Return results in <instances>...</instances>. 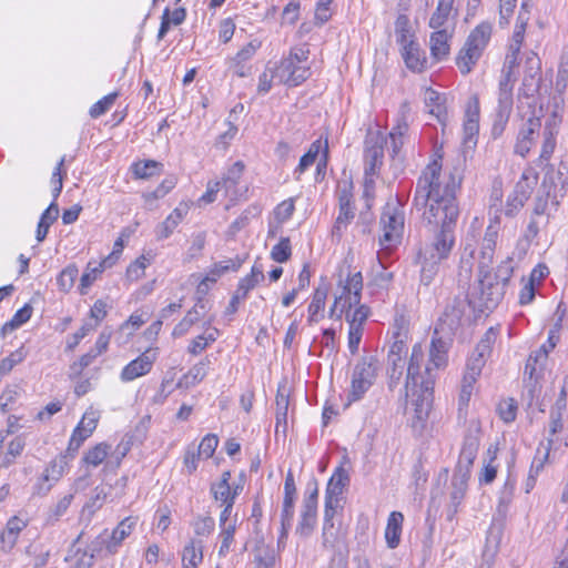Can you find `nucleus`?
I'll list each match as a JSON object with an SVG mask.
<instances>
[{
	"instance_id": "1",
	"label": "nucleus",
	"mask_w": 568,
	"mask_h": 568,
	"mask_svg": "<svg viewBox=\"0 0 568 568\" xmlns=\"http://www.w3.org/2000/svg\"><path fill=\"white\" fill-rule=\"evenodd\" d=\"M462 176L455 171L442 175V164L434 160L418 178L414 206L433 236L418 252L446 261L455 245V227L459 216L457 191Z\"/></svg>"
},
{
	"instance_id": "2",
	"label": "nucleus",
	"mask_w": 568,
	"mask_h": 568,
	"mask_svg": "<svg viewBox=\"0 0 568 568\" xmlns=\"http://www.w3.org/2000/svg\"><path fill=\"white\" fill-rule=\"evenodd\" d=\"M513 272L511 261L501 262L495 271L489 266H478L477 286L471 292L469 304L480 312L495 308L505 295Z\"/></svg>"
},
{
	"instance_id": "3",
	"label": "nucleus",
	"mask_w": 568,
	"mask_h": 568,
	"mask_svg": "<svg viewBox=\"0 0 568 568\" xmlns=\"http://www.w3.org/2000/svg\"><path fill=\"white\" fill-rule=\"evenodd\" d=\"M448 344L439 337H433L429 347V363L425 368L426 378L420 382V393L412 400L414 406V418L423 423L429 415L434 399L435 377L432 375V366L440 368L447 364Z\"/></svg>"
},
{
	"instance_id": "4",
	"label": "nucleus",
	"mask_w": 568,
	"mask_h": 568,
	"mask_svg": "<svg viewBox=\"0 0 568 568\" xmlns=\"http://www.w3.org/2000/svg\"><path fill=\"white\" fill-rule=\"evenodd\" d=\"M491 33L493 24L486 21L470 31L456 57V65L462 74L466 75L471 72L487 48Z\"/></svg>"
},
{
	"instance_id": "5",
	"label": "nucleus",
	"mask_w": 568,
	"mask_h": 568,
	"mask_svg": "<svg viewBox=\"0 0 568 568\" xmlns=\"http://www.w3.org/2000/svg\"><path fill=\"white\" fill-rule=\"evenodd\" d=\"M381 230L379 244L382 246L378 252V261L383 268H385L384 256L388 254L392 247L400 243L403 231H404V214L402 210L394 204H387L381 216Z\"/></svg>"
},
{
	"instance_id": "6",
	"label": "nucleus",
	"mask_w": 568,
	"mask_h": 568,
	"mask_svg": "<svg viewBox=\"0 0 568 568\" xmlns=\"http://www.w3.org/2000/svg\"><path fill=\"white\" fill-rule=\"evenodd\" d=\"M379 371V361L375 355H363L355 365L352 374L351 389L347 395L348 406L359 400L374 385Z\"/></svg>"
},
{
	"instance_id": "7",
	"label": "nucleus",
	"mask_w": 568,
	"mask_h": 568,
	"mask_svg": "<svg viewBox=\"0 0 568 568\" xmlns=\"http://www.w3.org/2000/svg\"><path fill=\"white\" fill-rule=\"evenodd\" d=\"M385 136L379 132H371L365 139L364 149V195L369 196L374 190V176L378 174L383 165Z\"/></svg>"
},
{
	"instance_id": "8",
	"label": "nucleus",
	"mask_w": 568,
	"mask_h": 568,
	"mask_svg": "<svg viewBox=\"0 0 568 568\" xmlns=\"http://www.w3.org/2000/svg\"><path fill=\"white\" fill-rule=\"evenodd\" d=\"M541 166L544 170L541 189L545 190L547 197H551L555 204H559L568 192V160L561 159L557 168L551 163Z\"/></svg>"
},
{
	"instance_id": "9",
	"label": "nucleus",
	"mask_w": 568,
	"mask_h": 568,
	"mask_svg": "<svg viewBox=\"0 0 568 568\" xmlns=\"http://www.w3.org/2000/svg\"><path fill=\"white\" fill-rule=\"evenodd\" d=\"M516 81V74L501 73L499 81L498 108L496 119L493 125V134L498 136L503 133L511 110H513V88Z\"/></svg>"
},
{
	"instance_id": "10",
	"label": "nucleus",
	"mask_w": 568,
	"mask_h": 568,
	"mask_svg": "<svg viewBox=\"0 0 568 568\" xmlns=\"http://www.w3.org/2000/svg\"><path fill=\"white\" fill-rule=\"evenodd\" d=\"M317 481L313 479V481L307 485L306 496L303 499L301 518L297 526V532L302 536H310L315 528L317 519Z\"/></svg>"
},
{
	"instance_id": "11",
	"label": "nucleus",
	"mask_w": 568,
	"mask_h": 568,
	"mask_svg": "<svg viewBox=\"0 0 568 568\" xmlns=\"http://www.w3.org/2000/svg\"><path fill=\"white\" fill-rule=\"evenodd\" d=\"M534 186L535 181H530L528 175L524 173L514 190L508 194L506 204L501 210L506 217H515L520 212L530 197Z\"/></svg>"
},
{
	"instance_id": "12",
	"label": "nucleus",
	"mask_w": 568,
	"mask_h": 568,
	"mask_svg": "<svg viewBox=\"0 0 568 568\" xmlns=\"http://www.w3.org/2000/svg\"><path fill=\"white\" fill-rule=\"evenodd\" d=\"M310 75V68L295 62L293 58L282 59L280 64L274 69V77L288 87L300 85L307 80Z\"/></svg>"
},
{
	"instance_id": "13",
	"label": "nucleus",
	"mask_w": 568,
	"mask_h": 568,
	"mask_svg": "<svg viewBox=\"0 0 568 568\" xmlns=\"http://www.w3.org/2000/svg\"><path fill=\"white\" fill-rule=\"evenodd\" d=\"M335 510H324V523L322 531V546L334 554H346L345 534L339 526L333 521Z\"/></svg>"
},
{
	"instance_id": "14",
	"label": "nucleus",
	"mask_w": 568,
	"mask_h": 568,
	"mask_svg": "<svg viewBox=\"0 0 568 568\" xmlns=\"http://www.w3.org/2000/svg\"><path fill=\"white\" fill-rule=\"evenodd\" d=\"M541 82V61L537 53L529 51L525 59V71L521 92L525 97H532L539 91Z\"/></svg>"
},
{
	"instance_id": "15",
	"label": "nucleus",
	"mask_w": 568,
	"mask_h": 568,
	"mask_svg": "<svg viewBox=\"0 0 568 568\" xmlns=\"http://www.w3.org/2000/svg\"><path fill=\"white\" fill-rule=\"evenodd\" d=\"M479 443L480 428L478 426H470L464 436L456 469L470 471L478 453Z\"/></svg>"
},
{
	"instance_id": "16",
	"label": "nucleus",
	"mask_w": 568,
	"mask_h": 568,
	"mask_svg": "<svg viewBox=\"0 0 568 568\" xmlns=\"http://www.w3.org/2000/svg\"><path fill=\"white\" fill-rule=\"evenodd\" d=\"M156 359L155 349H146L139 357L125 365L120 374L122 382H131L146 375Z\"/></svg>"
},
{
	"instance_id": "17",
	"label": "nucleus",
	"mask_w": 568,
	"mask_h": 568,
	"mask_svg": "<svg viewBox=\"0 0 568 568\" xmlns=\"http://www.w3.org/2000/svg\"><path fill=\"white\" fill-rule=\"evenodd\" d=\"M559 124L560 119L556 115V113H554L549 119H547L544 125L541 150L538 158L539 166L549 163L555 152Z\"/></svg>"
},
{
	"instance_id": "18",
	"label": "nucleus",
	"mask_w": 568,
	"mask_h": 568,
	"mask_svg": "<svg viewBox=\"0 0 568 568\" xmlns=\"http://www.w3.org/2000/svg\"><path fill=\"white\" fill-rule=\"evenodd\" d=\"M424 358L423 347L419 344L414 345L412 355L409 358L408 367H407V377H406V396H409V392H412L413 399L417 398L420 393V382L426 376H419L420 364Z\"/></svg>"
},
{
	"instance_id": "19",
	"label": "nucleus",
	"mask_w": 568,
	"mask_h": 568,
	"mask_svg": "<svg viewBox=\"0 0 568 568\" xmlns=\"http://www.w3.org/2000/svg\"><path fill=\"white\" fill-rule=\"evenodd\" d=\"M343 295L344 302L339 313L337 314L338 318H342L346 308H352L361 303L362 298V290H363V276L361 272H356L354 274H348L345 284H343Z\"/></svg>"
},
{
	"instance_id": "20",
	"label": "nucleus",
	"mask_w": 568,
	"mask_h": 568,
	"mask_svg": "<svg viewBox=\"0 0 568 568\" xmlns=\"http://www.w3.org/2000/svg\"><path fill=\"white\" fill-rule=\"evenodd\" d=\"M541 128V121L538 116L529 118L520 128L515 144V153L525 158L535 143V135Z\"/></svg>"
},
{
	"instance_id": "21",
	"label": "nucleus",
	"mask_w": 568,
	"mask_h": 568,
	"mask_svg": "<svg viewBox=\"0 0 568 568\" xmlns=\"http://www.w3.org/2000/svg\"><path fill=\"white\" fill-rule=\"evenodd\" d=\"M349 476L343 467H338L328 480L325 494V509L336 510L339 503V496L344 487L348 484Z\"/></svg>"
},
{
	"instance_id": "22",
	"label": "nucleus",
	"mask_w": 568,
	"mask_h": 568,
	"mask_svg": "<svg viewBox=\"0 0 568 568\" xmlns=\"http://www.w3.org/2000/svg\"><path fill=\"white\" fill-rule=\"evenodd\" d=\"M67 464L65 455H60L58 458L51 460L36 486L37 493L40 495L48 494L52 484H45L49 481L57 483L63 476Z\"/></svg>"
},
{
	"instance_id": "23",
	"label": "nucleus",
	"mask_w": 568,
	"mask_h": 568,
	"mask_svg": "<svg viewBox=\"0 0 568 568\" xmlns=\"http://www.w3.org/2000/svg\"><path fill=\"white\" fill-rule=\"evenodd\" d=\"M479 99L477 95H471L467 102L465 110L464 121V142L475 143L474 139L479 131Z\"/></svg>"
},
{
	"instance_id": "24",
	"label": "nucleus",
	"mask_w": 568,
	"mask_h": 568,
	"mask_svg": "<svg viewBox=\"0 0 568 568\" xmlns=\"http://www.w3.org/2000/svg\"><path fill=\"white\" fill-rule=\"evenodd\" d=\"M469 298H453L445 307L440 317L442 324L446 325L449 331H455L462 323Z\"/></svg>"
},
{
	"instance_id": "25",
	"label": "nucleus",
	"mask_w": 568,
	"mask_h": 568,
	"mask_svg": "<svg viewBox=\"0 0 568 568\" xmlns=\"http://www.w3.org/2000/svg\"><path fill=\"white\" fill-rule=\"evenodd\" d=\"M27 525V520L18 516L11 517L0 532V549L4 552H10L17 544L20 532Z\"/></svg>"
},
{
	"instance_id": "26",
	"label": "nucleus",
	"mask_w": 568,
	"mask_h": 568,
	"mask_svg": "<svg viewBox=\"0 0 568 568\" xmlns=\"http://www.w3.org/2000/svg\"><path fill=\"white\" fill-rule=\"evenodd\" d=\"M400 54L409 70L422 72L425 69L427 60L416 40L400 47Z\"/></svg>"
},
{
	"instance_id": "27",
	"label": "nucleus",
	"mask_w": 568,
	"mask_h": 568,
	"mask_svg": "<svg viewBox=\"0 0 568 568\" xmlns=\"http://www.w3.org/2000/svg\"><path fill=\"white\" fill-rule=\"evenodd\" d=\"M498 216L495 217V223H490L485 232L481 242L480 258L478 266H489L493 262L494 252L498 239Z\"/></svg>"
},
{
	"instance_id": "28",
	"label": "nucleus",
	"mask_w": 568,
	"mask_h": 568,
	"mask_svg": "<svg viewBox=\"0 0 568 568\" xmlns=\"http://www.w3.org/2000/svg\"><path fill=\"white\" fill-rule=\"evenodd\" d=\"M50 549L40 541H33L24 549V566L28 568H42L48 564Z\"/></svg>"
},
{
	"instance_id": "29",
	"label": "nucleus",
	"mask_w": 568,
	"mask_h": 568,
	"mask_svg": "<svg viewBox=\"0 0 568 568\" xmlns=\"http://www.w3.org/2000/svg\"><path fill=\"white\" fill-rule=\"evenodd\" d=\"M444 261L417 253L416 263L419 265V280L425 286L430 285L440 271Z\"/></svg>"
},
{
	"instance_id": "30",
	"label": "nucleus",
	"mask_w": 568,
	"mask_h": 568,
	"mask_svg": "<svg viewBox=\"0 0 568 568\" xmlns=\"http://www.w3.org/2000/svg\"><path fill=\"white\" fill-rule=\"evenodd\" d=\"M429 40L430 54L436 61L446 59L449 54L452 34L446 29H435Z\"/></svg>"
},
{
	"instance_id": "31",
	"label": "nucleus",
	"mask_w": 568,
	"mask_h": 568,
	"mask_svg": "<svg viewBox=\"0 0 568 568\" xmlns=\"http://www.w3.org/2000/svg\"><path fill=\"white\" fill-rule=\"evenodd\" d=\"M136 523V517L129 516L113 529L110 540L106 542L109 552L114 554L116 551L122 541L132 534Z\"/></svg>"
},
{
	"instance_id": "32",
	"label": "nucleus",
	"mask_w": 568,
	"mask_h": 568,
	"mask_svg": "<svg viewBox=\"0 0 568 568\" xmlns=\"http://www.w3.org/2000/svg\"><path fill=\"white\" fill-rule=\"evenodd\" d=\"M187 213L186 205H180L175 207L172 213L155 229L158 240L168 239L182 222L183 217Z\"/></svg>"
},
{
	"instance_id": "33",
	"label": "nucleus",
	"mask_w": 568,
	"mask_h": 568,
	"mask_svg": "<svg viewBox=\"0 0 568 568\" xmlns=\"http://www.w3.org/2000/svg\"><path fill=\"white\" fill-rule=\"evenodd\" d=\"M404 521V516L399 511H392L386 529H385V539L387 546L392 549L396 548L400 541L402 526Z\"/></svg>"
},
{
	"instance_id": "34",
	"label": "nucleus",
	"mask_w": 568,
	"mask_h": 568,
	"mask_svg": "<svg viewBox=\"0 0 568 568\" xmlns=\"http://www.w3.org/2000/svg\"><path fill=\"white\" fill-rule=\"evenodd\" d=\"M470 471L455 469V473L450 483L449 498L454 505H460L467 490V481L469 479Z\"/></svg>"
},
{
	"instance_id": "35",
	"label": "nucleus",
	"mask_w": 568,
	"mask_h": 568,
	"mask_svg": "<svg viewBox=\"0 0 568 568\" xmlns=\"http://www.w3.org/2000/svg\"><path fill=\"white\" fill-rule=\"evenodd\" d=\"M242 262L243 261L241 258L236 257L235 260L229 258L215 263L210 271V275L206 276L199 285L197 293H205V288H203V286H205L207 281L215 282L217 277L225 274L226 272L237 271L241 267Z\"/></svg>"
},
{
	"instance_id": "36",
	"label": "nucleus",
	"mask_w": 568,
	"mask_h": 568,
	"mask_svg": "<svg viewBox=\"0 0 568 568\" xmlns=\"http://www.w3.org/2000/svg\"><path fill=\"white\" fill-rule=\"evenodd\" d=\"M106 267H111V257H105L97 265H93V263L89 262L85 272L80 278V293L85 294L87 290L98 278L99 274H101Z\"/></svg>"
},
{
	"instance_id": "37",
	"label": "nucleus",
	"mask_w": 568,
	"mask_h": 568,
	"mask_svg": "<svg viewBox=\"0 0 568 568\" xmlns=\"http://www.w3.org/2000/svg\"><path fill=\"white\" fill-rule=\"evenodd\" d=\"M263 280L264 273L262 266L254 264L251 270V274L246 275L239 282L235 293L243 300H245L248 292L253 290Z\"/></svg>"
},
{
	"instance_id": "38",
	"label": "nucleus",
	"mask_w": 568,
	"mask_h": 568,
	"mask_svg": "<svg viewBox=\"0 0 568 568\" xmlns=\"http://www.w3.org/2000/svg\"><path fill=\"white\" fill-rule=\"evenodd\" d=\"M396 42L403 47L410 41H415V32L412 30L410 21L407 14H398L395 21Z\"/></svg>"
},
{
	"instance_id": "39",
	"label": "nucleus",
	"mask_w": 568,
	"mask_h": 568,
	"mask_svg": "<svg viewBox=\"0 0 568 568\" xmlns=\"http://www.w3.org/2000/svg\"><path fill=\"white\" fill-rule=\"evenodd\" d=\"M276 554L273 547L257 544L254 548V568H274Z\"/></svg>"
},
{
	"instance_id": "40",
	"label": "nucleus",
	"mask_w": 568,
	"mask_h": 568,
	"mask_svg": "<svg viewBox=\"0 0 568 568\" xmlns=\"http://www.w3.org/2000/svg\"><path fill=\"white\" fill-rule=\"evenodd\" d=\"M206 364L204 362H200L192 366L189 372L182 376V378L178 382L176 387L179 388H190L199 384L206 376Z\"/></svg>"
},
{
	"instance_id": "41",
	"label": "nucleus",
	"mask_w": 568,
	"mask_h": 568,
	"mask_svg": "<svg viewBox=\"0 0 568 568\" xmlns=\"http://www.w3.org/2000/svg\"><path fill=\"white\" fill-rule=\"evenodd\" d=\"M327 287L324 285V286H318L314 294H313V298H312V302L308 306V323H316L318 322L320 320V313L324 311V307H325V301H326V297H327Z\"/></svg>"
},
{
	"instance_id": "42",
	"label": "nucleus",
	"mask_w": 568,
	"mask_h": 568,
	"mask_svg": "<svg viewBox=\"0 0 568 568\" xmlns=\"http://www.w3.org/2000/svg\"><path fill=\"white\" fill-rule=\"evenodd\" d=\"M202 542L191 540L183 549L182 561L184 568H196L202 561Z\"/></svg>"
},
{
	"instance_id": "43",
	"label": "nucleus",
	"mask_w": 568,
	"mask_h": 568,
	"mask_svg": "<svg viewBox=\"0 0 568 568\" xmlns=\"http://www.w3.org/2000/svg\"><path fill=\"white\" fill-rule=\"evenodd\" d=\"M241 486H235L234 488L231 485L216 484L213 483L211 485V494L216 501H221L222 504H234L236 496L239 495Z\"/></svg>"
},
{
	"instance_id": "44",
	"label": "nucleus",
	"mask_w": 568,
	"mask_h": 568,
	"mask_svg": "<svg viewBox=\"0 0 568 568\" xmlns=\"http://www.w3.org/2000/svg\"><path fill=\"white\" fill-rule=\"evenodd\" d=\"M454 0H438L437 8L429 19L432 29H443L452 12Z\"/></svg>"
},
{
	"instance_id": "45",
	"label": "nucleus",
	"mask_w": 568,
	"mask_h": 568,
	"mask_svg": "<svg viewBox=\"0 0 568 568\" xmlns=\"http://www.w3.org/2000/svg\"><path fill=\"white\" fill-rule=\"evenodd\" d=\"M276 420L277 425L284 424L286 425L288 405H290V396L288 389L286 385H280L276 394Z\"/></svg>"
},
{
	"instance_id": "46",
	"label": "nucleus",
	"mask_w": 568,
	"mask_h": 568,
	"mask_svg": "<svg viewBox=\"0 0 568 568\" xmlns=\"http://www.w3.org/2000/svg\"><path fill=\"white\" fill-rule=\"evenodd\" d=\"M26 447V439L23 436H16L8 443L7 453L2 460L3 467H9L14 463V459L19 457Z\"/></svg>"
},
{
	"instance_id": "47",
	"label": "nucleus",
	"mask_w": 568,
	"mask_h": 568,
	"mask_svg": "<svg viewBox=\"0 0 568 568\" xmlns=\"http://www.w3.org/2000/svg\"><path fill=\"white\" fill-rule=\"evenodd\" d=\"M161 168L162 164L153 160L136 162L132 165L133 173L138 179H149L155 174H159Z\"/></svg>"
},
{
	"instance_id": "48",
	"label": "nucleus",
	"mask_w": 568,
	"mask_h": 568,
	"mask_svg": "<svg viewBox=\"0 0 568 568\" xmlns=\"http://www.w3.org/2000/svg\"><path fill=\"white\" fill-rule=\"evenodd\" d=\"M245 165L242 161H236L226 172L224 178L222 179L221 185L229 191L230 189H233L240 182L243 172H244Z\"/></svg>"
},
{
	"instance_id": "49",
	"label": "nucleus",
	"mask_w": 568,
	"mask_h": 568,
	"mask_svg": "<svg viewBox=\"0 0 568 568\" xmlns=\"http://www.w3.org/2000/svg\"><path fill=\"white\" fill-rule=\"evenodd\" d=\"M220 527H221V532H220L221 546L219 549V556L224 557L230 551V547L234 540V534H235V529H236V519L230 521L225 526H220Z\"/></svg>"
},
{
	"instance_id": "50",
	"label": "nucleus",
	"mask_w": 568,
	"mask_h": 568,
	"mask_svg": "<svg viewBox=\"0 0 568 568\" xmlns=\"http://www.w3.org/2000/svg\"><path fill=\"white\" fill-rule=\"evenodd\" d=\"M79 275V268L74 264L68 265L65 268L61 271L57 278V283L61 291L69 292Z\"/></svg>"
},
{
	"instance_id": "51",
	"label": "nucleus",
	"mask_w": 568,
	"mask_h": 568,
	"mask_svg": "<svg viewBox=\"0 0 568 568\" xmlns=\"http://www.w3.org/2000/svg\"><path fill=\"white\" fill-rule=\"evenodd\" d=\"M357 307L353 313H351V308H346L344 313H346V321L348 322L349 327L354 328H363L364 323L366 322L369 315V308L365 305H356Z\"/></svg>"
},
{
	"instance_id": "52",
	"label": "nucleus",
	"mask_w": 568,
	"mask_h": 568,
	"mask_svg": "<svg viewBox=\"0 0 568 568\" xmlns=\"http://www.w3.org/2000/svg\"><path fill=\"white\" fill-rule=\"evenodd\" d=\"M110 450V446L105 443H100L91 448L83 457V460L88 465H92L94 467L99 466L108 456Z\"/></svg>"
},
{
	"instance_id": "53",
	"label": "nucleus",
	"mask_w": 568,
	"mask_h": 568,
	"mask_svg": "<svg viewBox=\"0 0 568 568\" xmlns=\"http://www.w3.org/2000/svg\"><path fill=\"white\" fill-rule=\"evenodd\" d=\"M355 212L353 206L339 207V213L333 226V235L341 236L349 222L354 219Z\"/></svg>"
},
{
	"instance_id": "54",
	"label": "nucleus",
	"mask_w": 568,
	"mask_h": 568,
	"mask_svg": "<svg viewBox=\"0 0 568 568\" xmlns=\"http://www.w3.org/2000/svg\"><path fill=\"white\" fill-rule=\"evenodd\" d=\"M292 254L291 242L288 237H282L280 242L273 246L271 257L278 263L286 262Z\"/></svg>"
},
{
	"instance_id": "55",
	"label": "nucleus",
	"mask_w": 568,
	"mask_h": 568,
	"mask_svg": "<svg viewBox=\"0 0 568 568\" xmlns=\"http://www.w3.org/2000/svg\"><path fill=\"white\" fill-rule=\"evenodd\" d=\"M26 358V352L23 347L12 352L9 356L4 357L0 362V375H6L12 371V368L21 363Z\"/></svg>"
},
{
	"instance_id": "56",
	"label": "nucleus",
	"mask_w": 568,
	"mask_h": 568,
	"mask_svg": "<svg viewBox=\"0 0 568 568\" xmlns=\"http://www.w3.org/2000/svg\"><path fill=\"white\" fill-rule=\"evenodd\" d=\"M498 414H499V417L505 422V423H511L516 419V415H517V403L514 398H507V399H503L499 404H498Z\"/></svg>"
},
{
	"instance_id": "57",
	"label": "nucleus",
	"mask_w": 568,
	"mask_h": 568,
	"mask_svg": "<svg viewBox=\"0 0 568 568\" xmlns=\"http://www.w3.org/2000/svg\"><path fill=\"white\" fill-rule=\"evenodd\" d=\"M496 341V332L493 327H490L484 335V337L477 344L474 354L479 355L480 357L487 358L490 354L491 346Z\"/></svg>"
},
{
	"instance_id": "58",
	"label": "nucleus",
	"mask_w": 568,
	"mask_h": 568,
	"mask_svg": "<svg viewBox=\"0 0 568 568\" xmlns=\"http://www.w3.org/2000/svg\"><path fill=\"white\" fill-rule=\"evenodd\" d=\"M219 438L214 434H207L197 447V456L207 459L211 458L217 447Z\"/></svg>"
},
{
	"instance_id": "59",
	"label": "nucleus",
	"mask_w": 568,
	"mask_h": 568,
	"mask_svg": "<svg viewBox=\"0 0 568 568\" xmlns=\"http://www.w3.org/2000/svg\"><path fill=\"white\" fill-rule=\"evenodd\" d=\"M116 98H118L116 92L105 95L104 98H102L101 100H99L91 106L90 115L92 118H99L100 115L104 114L111 108V105L114 103Z\"/></svg>"
},
{
	"instance_id": "60",
	"label": "nucleus",
	"mask_w": 568,
	"mask_h": 568,
	"mask_svg": "<svg viewBox=\"0 0 568 568\" xmlns=\"http://www.w3.org/2000/svg\"><path fill=\"white\" fill-rule=\"evenodd\" d=\"M320 152H323V163H322V161L318 162V164H317V171L318 172L321 171L322 165L324 168L326 166V161H327V156H328V143H327V140H325L324 143L321 140H316L315 142H313L311 144L308 151L306 152V154H311V156L314 160H316V158L318 156Z\"/></svg>"
},
{
	"instance_id": "61",
	"label": "nucleus",
	"mask_w": 568,
	"mask_h": 568,
	"mask_svg": "<svg viewBox=\"0 0 568 568\" xmlns=\"http://www.w3.org/2000/svg\"><path fill=\"white\" fill-rule=\"evenodd\" d=\"M388 362V374L390 378V385L393 383H396L399 381L402 374H403V367H404V359L399 356L388 355L387 358Z\"/></svg>"
},
{
	"instance_id": "62",
	"label": "nucleus",
	"mask_w": 568,
	"mask_h": 568,
	"mask_svg": "<svg viewBox=\"0 0 568 568\" xmlns=\"http://www.w3.org/2000/svg\"><path fill=\"white\" fill-rule=\"evenodd\" d=\"M148 260L144 256L136 258L126 268V278L129 281H138L144 275Z\"/></svg>"
},
{
	"instance_id": "63",
	"label": "nucleus",
	"mask_w": 568,
	"mask_h": 568,
	"mask_svg": "<svg viewBox=\"0 0 568 568\" xmlns=\"http://www.w3.org/2000/svg\"><path fill=\"white\" fill-rule=\"evenodd\" d=\"M98 420L99 416L95 412H87L84 413L75 429H79V432H83L88 436H91L93 430L97 428Z\"/></svg>"
},
{
	"instance_id": "64",
	"label": "nucleus",
	"mask_w": 568,
	"mask_h": 568,
	"mask_svg": "<svg viewBox=\"0 0 568 568\" xmlns=\"http://www.w3.org/2000/svg\"><path fill=\"white\" fill-rule=\"evenodd\" d=\"M206 234L205 232H199L192 236L191 246L187 250V256L195 258L201 255L202 250L205 246Z\"/></svg>"
}]
</instances>
